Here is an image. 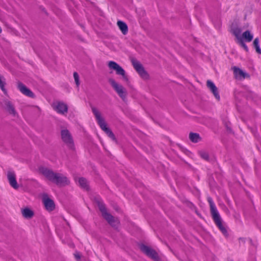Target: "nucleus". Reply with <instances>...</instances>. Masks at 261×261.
I'll return each mask as SVG.
<instances>
[{
	"instance_id": "6ab92c4d",
	"label": "nucleus",
	"mask_w": 261,
	"mask_h": 261,
	"mask_svg": "<svg viewBox=\"0 0 261 261\" xmlns=\"http://www.w3.org/2000/svg\"><path fill=\"white\" fill-rule=\"evenodd\" d=\"M189 139L193 143H198L201 140V138L198 133H190L189 134Z\"/></svg>"
},
{
	"instance_id": "412c9836",
	"label": "nucleus",
	"mask_w": 261,
	"mask_h": 261,
	"mask_svg": "<svg viewBox=\"0 0 261 261\" xmlns=\"http://www.w3.org/2000/svg\"><path fill=\"white\" fill-rule=\"evenodd\" d=\"M78 182L81 188L86 190H88L89 189L88 181L85 178H79Z\"/></svg>"
},
{
	"instance_id": "dca6fc26",
	"label": "nucleus",
	"mask_w": 261,
	"mask_h": 261,
	"mask_svg": "<svg viewBox=\"0 0 261 261\" xmlns=\"http://www.w3.org/2000/svg\"><path fill=\"white\" fill-rule=\"evenodd\" d=\"M233 72L236 77L239 79H245L249 78L250 75L246 72H244L242 70L238 67H233Z\"/></svg>"
},
{
	"instance_id": "0eeeda50",
	"label": "nucleus",
	"mask_w": 261,
	"mask_h": 261,
	"mask_svg": "<svg viewBox=\"0 0 261 261\" xmlns=\"http://www.w3.org/2000/svg\"><path fill=\"white\" fill-rule=\"evenodd\" d=\"M61 138L64 143L70 148L72 149L74 146L72 137L67 129H63L61 132Z\"/></svg>"
},
{
	"instance_id": "c85d7f7f",
	"label": "nucleus",
	"mask_w": 261,
	"mask_h": 261,
	"mask_svg": "<svg viewBox=\"0 0 261 261\" xmlns=\"http://www.w3.org/2000/svg\"><path fill=\"white\" fill-rule=\"evenodd\" d=\"M73 77L76 84V85L78 87L80 85V78L78 73L76 72L73 73Z\"/></svg>"
},
{
	"instance_id": "6e6552de",
	"label": "nucleus",
	"mask_w": 261,
	"mask_h": 261,
	"mask_svg": "<svg viewBox=\"0 0 261 261\" xmlns=\"http://www.w3.org/2000/svg\"><path fill=\"white\" fill-rule=\"evenodd\" d=\"M140 249L144 254L152 259L154 260L159 259V258L157 252L150 247L144 244H141L140 245Z\"/></svg>"
},
{
	"instance_id": "473e14b6",
	"label": "nucleus",
	"mask_w": 261,
	"mask_h": 261,
	"mask_svg": "<svg viewBox=\"0 0 261 261\" xmlns=\"http://www.w3.org/2000/svg\"><path fill=\"white\" fill-rule=\"evenodd\" d=\"M2 30L1 28H0V33H2Z\"/></svg>"
},
{
	"instance_id": "2eb2a0df",
	"label": "nucleus",
	"mask_w": 261,
	"mask_h": 261,
	"mask_svg": "<svg viewBox=\"0 0 261 261\" xmlns=\"http://www.w3.org/2000/svg\"><path fill=\"white\" fill-rule=\"evenodd\" d=\"M18 88L24 95L30 97H34V93L22 83H18Z\"/></svg>"
},
{
	"instance_id": "cd10ccee",
	"label": "nucleus",
	"mask_w": 261,
	"mask_h": 261,
	"mask_svg": "<svg viewBox=\"0 0 261 261\" xmlns=\"http://www.w3.org/2000/svg\"><path fill=\"white\" fill-rule=\"evenodd\" d=\"M237 43H239L246 51H248V48L244 43L243 39H240V40L238 41Z\"/></svg>"
},
{
	"instance_id": "1a4fd4ad",
	"label": "nucleus",
	"mask_w": 261,
	"mask_h": 261,
	"mask_svg": "<svg viewBox=\"0 0 261 261\" xmlns=\"http://www.w3.org/2000/svg\"><path fill=\"white\" fill-rule=\"evenodd\" d=\"M52 107L55 111L60 114L65 115L67 113L68 106L63 102L58 101L55 102Z\"/></svg>"
},
{
	"instance_id": "bb28decb",
	"label": "nucleus",
	"mask_w": 261,
	"mask_h": 261,
	"mask_svg": "<svg viewBox=\"0 0 261 261\" xmlns=\"http://www.w3.org/2000/svg\"><path fill=\"white\" fill-rule=\"evenodd\" d=\"M106 134L113 141H116V139L113 133L109 128L106 132Z\"/></svg>"
},
{
	"instance_id": "7ed1b4c3",
	"label": "nucleus",
	"mask_w": 261,
	"mask_h": 261,
	"mask_svg": "<svg viewBox=\"0 0 261 261\" xmlns=\"http://www.w3.org/2000/svg\"><path fill=\"white\" fill-rule=\"evenodd\" d=\"M109 83L119 97L123 100H124L127 96L126 90L122 86V85L118 84L113 79H109Z\"/></svg>"
},
{
	"instance_id": "4be33fe9",
	"label": "nucleus",
	"mask_w": 261,
	"mask_h": 261,
	"mask_svg": "<svg viewBox=\"0 0 261 261\" xmlns=\"http://www.w3.org/2000/svg\"><path fill=\"white\" fill-rule=\"evenodd\" d=\"M23 216L25 218H31L34 215V213L32 211L28 208L23 209L22 211Z\"/></svg>"
},
{
	"instance_id": "ddd939ff",
	"label": "nucleus",
	"mask_w": 261,
	"mask_h": 261,
	"mask_svg": "<svg viewBox=\"0 0 261 261\" xmlns=\"http://www.w3.org/2000/svg\"><path fill=\"white\" fill-rule=\"evenodd\" d=\"M206 86L207 88L211 90V91L213 93L215 98L219 100L220 99V95L219 94L218 88L215 86L214 83L210 80H207L206 82Z\"/></svg>"
},
{
	"instance_id": "4468645a",
	"label": "nucleus",
	"mask_w": 261,
	"mask_h": 261,
	"mask_svg": "<svg viewBox=\"0 0 261 261\" xmlns=\"http://www.w3.org/2000/svg\"><path fill=\"white\" fill-rule=\"evenodd\" d=\"M42 200L45 208L48 211H52L55 209V205L54 202L47 196H44Z\"/></svg>"
},
{
	"instance_id": "20e7f679",
	"label": "nucleus",
	"mask_w": 261,
	"mask_h": 261,
	"mask_svg": "<svg viewBox=\"0 0 261 261\" xmlns=\"http://www.w3.org/2000/svg\"><path fill=\"white\" fill-rule=\"evenodd\" d=\"M131 62L134 69L142 79L145 80H147L149 79L148 73L145 70L144 67L139 61L135 58H133L131 59Z\"/></svg>"
},
{
	"instance_id": "f8f14e48",
	"label": "nucleus",
	"mask_w": 261,
	"mask_h": 261,
	"mask_svg": "<svg viewBox=\"0 0 261 261\" xmlns=\"http://www.w3.org/2000/svg\"><path fill=\"white\" fill-rule=\"evenodd\" d=\"M7 178L11 186L14 189H17L19 187L16 179V175L14 172L8 171L7 173Z\"/></svg>"
},
{
	"instance_id": "39448f33",
	"label": "nucleus",
	"mask_w": 261,
	"mask_h": 261,
	"mask_svg": "<svg viewBox=\"0 0 261 261\" xmlns=\"http://www.w3.org/2000/svg\"><path fill=\"white\" fill-rule=\"evenodd\" d=\"M108 66L110 69L115 70L116 74L121 76L123 81L128 82V78L125 70L118 64L111 61L108 62Z\"/></svg>"
},
{
	"instance_id": "423d86ee",
	"label": "nucleus",
	"mask_w": 261,
	"mask_h": 261,
	"mask_svg": "<svg viewBox=\"0 0 261 261\" xmlns=\"http://www.w3.org/2000/svg\"><path fill=\"white\" fill-rule=\"evenodd\" d=\"M92 111L94 114L100 127L102 130L106 132L109 129V128L107 127V123H106L104 119L101 117L100 113L95 107L92 108Z\"/></svg>"
},
{
	"instance_id": "7c9ffc66",
	"label": "nucleus",
	"mask_w": 261,
	"mask_h": 261,
	"mask_svg": "<svg viewBox=\"0 0 261 261\" xmlns=\"http://www.w3.org/2000/svg\"><path fill=\"white\" fill-rule=\"evenodd\" d=\"M226 128H227V130L229 132H231V128L228 126L227 125H226Z\"/></svg>"
},
{
	"instance_id": "a211bd4d",
	"label": "nucleus",
	"mask_w": 261,
	"mask_h": 261,
	"mask_svg": "<svg viewBox=\"0 0 261 261\" xmlns=\"http://www.w3.org/2000/svg\"><path fill=\"white\" fill-rule=\"evenodd\" d=\"M242 38L243 40L250 42L252 40L253 35L250 31L247 30L242 34Z\"/></svg>"
},
{
	"instance_id": "f257e3e1",
	"label": "nucleus",
	"mask_w": 261,
	"mask_h": 261,
	"mask_svg": "<svg viewBox=\"0 0 261 261\" xmlns=\"http://www.w3.org/2000/svg\"><path fill=\"white\" fill-rule=\"evenodd\" d=\"M40 172L46 178L58 186H65L69 184V180L62 174L54 172L52 170L46 167L39 168Z\"/></svg>"
},
{
	"instance_id": "a878e982",
	"label": "nucleus",
	"mask_w": 261,
	"mask_h": 261,
	"mask_svg": "<svg viewBox=\"0 0 261 261\" xmlns=\"http://www.w3.org/2000/svg\"><path fill=\"white\" fill-rule=\"evenodd\" d=\"M199 154L200 156L204 160L208 161L209 159V155L207 152L204 151H200Z\"/></svg>"
},
{
	"instance_id": "c756f323",
	"label": "nucleus",
	"mask_w": 261,
	"mask_h": 261,
	"mask_svg": "<svg viewBox=\"0 0 261 261\" xmlns=\"http://www.w3.org/2000/svg\"><path fill=\"white\" fill-rule=\"evenodd\" d=\"M74 255L77 260H79L81 258V255L79 252H76L74 254Z\"/></svg>"
},
{
	"instance_id": "5701e85b",
	"label": "nucleus",
	"mask_w": 261,
	"mask_h": 261,
	"mask_svg": "<svg viewBox=\"0 0 261 261\" xmlns=\"http://www.w3.org/2000/svg\"><path fill=\"white\" fill-rule=\"evenodd\" d=\"M242 33V30L239 28H236L232 30V33L237 38V41L240 39H242L241 34Z\"/></svg>"
},
{
	"instance_id": "aec40b11",
	"label": "nucleus",
	"mask_w": 261,
	"mask_h": 261,
	"mask_svg": "<svg viewBox=\"0 0 261 261\" xmlns=\"http://www.w3.org/2000/svg\"><path fill=\"white\" fill-rule=\"evenodd\" d=\"M117 25L118 26L119 29L121 30L123 34L125 35L127 34L128 32V28L125 22L120 20L118 21Z\"/></svg>"
},
{
	"instance_id": "2f4dec72",
	"label": "nucleus",
	"mask_w": 261,
	"mask_h": 261,
	"mask_svg": "<svg viewBox=\"0 0 261 261\" xmlns=\"http://www.w3.org/2000/svg\"><path fill=\"white\" fill-rule=\"evenodd\" d=\"M240 241H243V242H244V239H241V238H240Z\"/></svg>"
},
{
	"instance_id": "393cba45",
	"label": "nucleus",
	"mask_w": 261,
	"mask_h": 261,
	"mask_svg": "<svg viewBox=\"0 0 261 261\" xmlns=\"http://www.w3.org/2000/svg\"><path fill=\"white\" fill-rule=\"evenodd\" d=\"M6 85L5 79L4 76H0V88L5 94H7V91L5 86Z\"/></svg>"
},
{
	"instance_id": "f3484780",
	"label": "nucleus",
	"mask_w": 261,
	"mask_h": 261,
	"mask_svg": "<svg viewBox=\"0 0 261 261\" xmlns=\"http://www.w3.org/2000/svg\"><path fill=\"white\" fill-rule=\"evenodd\" d=\"M207 200L210 204V210L212 217L219 214L214 203L212 199L210 197H208L207 198Z\"/></svg>"
},
{
	"instance_id": "f03ea898",
	"label": "nucleus",
	"mask_w": 261,
	"mask_h": 261,
	"mask_svg": "<svg viewBox=\"0 0 261 261\" xmlns=\"http://www.w3.org/2000/svg\"><path fill=\"white\" fill-rule=\"evenodd\" d=\"M98 206L102 217L106 219L108 223L111 226L116 228H117L119 224V221L118 218L113 217L111 214L107 212L105 204L102 202L98 201Z\"/></svg>"
},
{
	"instance_id": "9d476101",
	"label": "nucleus",
	"mask_w": 261,
	"mask_h": 261,
	"mask_svg": "<svg viewBox=\"0 0 261 261\" xmlns=\"http://www.w3.org/2000/svg\"><path fill=\"white\" fill-rule=\"evenodd\" d=\"M3 107L11 115L15 116L17 114L15 107L13 104L9 100L7 99H4L2 102Z\"/></svg>"
},
{
	"instance_id": "b1692460",
	"label": "nucleus",
	"mask_w": 261,
	"mask_h": 261,
	"mask_svg": "<svg viewBox=\"0 0 261 261\" xmlns=\"http://www.w3.org/2000/svg\"><path fill=\"white\" fill-rule=\"evenodd\" d=\"M259 38H256L253 42V45L255 48L256 53H258V54H261V49L259 47Z\"/></svg>"
},
{
	"instance_id": "9b49d317",
	"label": "nucleus",
	"mask_w": 261,
	"mask_h": 261,
	"mask_svg": "<svg viewBox=\"0 0 261 261\" xmlns=\"http://www.w3.org/2000/svg\"><path fill=\"white\" fill-rule=\"evenodd\" d=\"M212 217L215 224L219 227V229L221 231L223 234L226 237L228 236L227 231L225 227L222 225L220 215L218 214Z\"/></svg>"
}]
</instances>
